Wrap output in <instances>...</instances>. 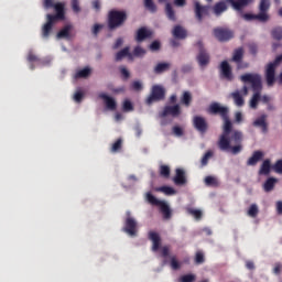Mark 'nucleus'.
<instances>
[{
	"label": "nucleus",
	"instance_id": "obj_62",
	"mask_svg": "<svg viewBox=\"0 0 282 282\" xmlns=\"http://www.w3.org/2000/svg\"><path fill=\"white\" fill-rule=\"evenodd\" d=\"M150 50L152 52H158V50H160V43L158 41L152 42L150 45Z\"/></svg>",
	"mask_w": 282,
	"mask_h": 282
},
{
	"label": "nucleus",
	"instance_id": "obj_1",
	"mask_svg": "<svg viewBox=\"0 0 282 282\" xmlns=\"http://www.w3.org/2000/svg\"><path fill=\"white\" fill-rule=\"evenodd\" d=\"M224 120L223 133L219 135L217 147L220 151L229 152L232 155H238L240 151H243V133L239 130L232 131V122L230 117L227 116Z\"/></svg>",
	"mask_w": 282,
	"mask_h": 282
},
{
	"label": "nucleus",
	"instance_id": "obj_41",
	"mask_svg": "<svg viewBox=\"0 0 282 282\" xmlns=\"http://www.w3.org/2000/svg\"><path fill=\"white\" fill-rule=\"evenodd\" d=\"M197 276L193 273L184 274L178 279V282H195Z\"/></svg>",
	"mask_w": 282,
	"mask_h": 282
},
{
	"label": "nucleus",
	"instance_id": "obj_22",
	"mask_svg": "<svg viewBox=\"0 0 282 282\" xmlns=\"http://www.w3.org/2000/svg\"><path fill=\"white\" fill-rule=\"evenodd\" d=\"M173 182L176 186H184L186 184V172L182 169L175 170V176L173 177Z\"/></svg>",
	"mask_w": 282,
	"mask_h": 282
},
{
	"label": "nucleus",
	"instance_id": "obj_47",
	"mask_svg": "<svg viewBox=\"0 0 282 282\" xmlns=\"http://www.w3.org/2000/svg\"><path fill=\"white\" fill-rule=\"evenodd\" d=\"M210 158H213V151L208 150L200 160L202 166H207Z\"/></svg>",
	"mask_w": 282,
	"mask_h": 282
},
{
	"label": "nucleus",
	"instance_id": "obj_56",
	"mask_svg": "<svg viewBox=\"0 0 282 282\" xmlns=\"http://www.w3.org/2000/svg\"><path fill=\"white\" fill-rule=\"evenodd\" d=\"M273 171L282 175V160H278L273 165Z\"/></svg>",
	"mask_w": 282,
	"mask_h": 282
},
{
	"label": "nucleus",
	"instance_id": "obj_52",
	"mask_svg": "<svg viewBox=\"0 0 282 282\" xmlns=\"http://www.w3.org/2000/svg\"><path fill=\"white\" fill-rule=\"evenodd\" d=\"M144 54H147V51L142 48V46L134 47L133 56L140 57V56H144Z\"/></svg>",
	"mask_w": 282,
	"mask_h": 282
},
{
	"label": "nucleus",
	"instance_id": "obj_27",
	"mask_svg": "<svg viewBox=\"0 0 282 282\" xmlns=\"http://www.w3.org/2000/svg\"><path fill=\"white\" fill-rule=\"evenodd\" d=\"M129 51H130L129 46H126L123 50L119 51L116 54L115 61L120 62V61H122V58H124L127 56H128V58H133V54H131V52H129Z\"/></svg>",
	"mask_w": 282,
	"mask_h": 282
},
{
	"label": "nucleus",
	"instance_id": "obj_32",
	"mask_svg": "<svg viewBox=\"0 0 282 282\" xmlns=\"http://www.w3.org/2000/svg\"><path fill=\"white\" fill-rule=\"evenodd\" d=\"M69 32H72V25L67 24L57 33V39L69 40L70 39Z\"/></svg>",
	"mask_w": 282,
	"mask_h": 282
},
{
	"label": "nucleus",
	"instance_id": "obj_30",
	"mask_svg": "<svg viewBox=\"0 0 282 282\" xmlns=\"http://www.w3.org/2000/svg\"><path fill=\"white\" fill-rule=\"evenodd\" d=\"M173 36H174L175 39H186L187 33H186V31L184 30V28H182L181 25H176V26H174V29H173Z\"/></svg>",
	"mask_w": 282,
	"mask_h": 282
},
{
	"label": "nucleus",
	"instance_id": "obj_17",
	"mask_svg": "<svg viewBox=\"0 0 282 282\" xmlns=\"http://www.w3.org/2000/svg\"><path fill=\"white\" fill-rule=\"evenodd\" d=\"M220 76L221 78H225V80H232V68L230 67V64L228 61H223L220 64Z\"/></svg>",
	"mask_w": 282,
	"mask_h": 282
},
{
	"label": "nucleus",
	"instance_id": "obj_38",
	"mask_svg": "<svg viewBox=\"0 0 282 282\" xmlns=\"http://www.w3.org/2000/svg\"><path fill=\"white\" fill-rule=\"evenodd\" d=\"M165 12H166V17H167V19H170V21H175V11L173 10V7L171 6V3H166Z\"/></svg>",
	"mask_w": 282,
	"mask_h": 282
},
{
	"label": "nucleus",
	"instance_id": "obj_12",
	"mask_svg": "<svg viewBox=\"0 0 282 282\" xmlns=\"http://www.w3.org/2000/svg\"><path fill=\"white\" fill-rule=\"evenodd\" d=\"M194 13L196 20L202 23L204 21V17H208L210 14V6H202L198 1L194 2Z\"/></svg>",
	"mask_w": 282,
	"mask_h": 282
},
{
	"label": "nucleus",
	"instance_id": "obj_37",
	"mask_svg": "<svg viewBox=\"0 0 282 282\" xmlns=\"http://www.w3.org/2000/svg\"><path fill=\"white\" fill-rule=\"evenodd\" d=\"M91 74V69L89 67L83 68L75 74V78H88Z\"/></svg>",
	"mask_w": 282,
	"mask_h": 282
},
{
	"label": "nucleus",
	"instance_id": "obj_64",
	"mask_svg": "<svg viewBox=\"0 0 282 282\" xmlns=\"http://www.w3.org/2000/svg\"><path fill=\"white\" fill-rule=\"evenodd\" d=\"M276 212H278V215H282V202L279 200L276 203Z\"/></svg>",
	"mask_w": 282,
	"mask_h": 282
},
{
	"label": "nucleus",
	"instance_id": "obj_16",
	"mask_svg": "<svg viewBox=\"0 0 282 282\" xmlns=\"http://www.w3.org/2000/svg\"><path fill=\"white\" fill-rule=\"evenodd\" d=\"M54 23H56L54 18L47 14L46 23L42 26V39H50V34H52V28H54Z\"/></svg>",
	"mask_w": 282,
	"mask_h": 282
},
{
	"label": "nucleus",
	"instance_id": "obj_24",
	"mask_svg": "<svg viewBox=\"0 0 282 282\" xmlns=\"http://www.w3.org/2000/svg\"><path fill=\"white\" fill-rule=\"evenodd\" d=\"M228 3L234 8V10H238V12H241L243 8H247V6H250L252 1L254 0H227Z\"/></svg>",
	"mask_w": 282,
	"mask_h": 282
},
{
	"label": "nucleus",
	"instance_id": "obj_57",
	"mask_svg": "<svg viewBox=\"0 0 282 282\" xmlns=\"http://www.w3.org/2000/svg\"><path fill=\"white\" fill-rule=\"evenodd\" d=\"M123 111H133V104L130 100L123 101Z\"/></svg>",
	"mask_w": 282,
	"mask_h": 282
},
{
	"label": "nucleus",
	"instance_id": "obj_14",
	"mask_svg": "<svg viewBox=\"0 0 282 282\" xmlns=\"http://www.w3.org/2000/svg\"><path fill=\"white\" fill-rule=\"evenodd\" d=\"M182 113L180 105L165 106L163 111L160 113L161 118H166V116H172V118H177Z\"/></svg>",
	"mask_w": 282,
	"mask_h": 282
},
{
	"label": "nucleus",
	"instance_id": "obj_7",
	"mask_svg": "<svg viewBox=\"0 0 282 282\" xmlns=\"http://www.w3.org/2000/svg\"><path fill=\"white\" fill-rule=\"evenodd\" d=\"M122 230L126 235H129V237H138V220L131 217V212H127Z\"/></svg>",
	"mask_w": 282,
	"mask_h": 282
},
{
	"label": "nucleus",
	"instance_id": "obj_20",
	"mask_svg": "<svg viewBox=\"0 0 282 282\" xmlns=\"http://www.w3.org/2000/svg\"><path fill=\"white\" fill-rule=\"evenodd\" d=\"M228 0H221L219 2H216L214 7L212 8L215 17H221L226 10H228Z\"/></svg>",
	"mask_w": 282,
	"mask_h": 282
},
{
	"label": "nucleus",
	"instance_id": "obj_10",
	"mask_svg": "<svg viewBox=\"0 0 282 282\" xmlns=\"http://www.w3.org/2000/svg\"><path fill=\"white\" fill-rule=\"evenodd\" d=\"M196 47L198 50L196 61H197L199 67H207V65L210 64V54H208L206 48H204V43H202V41H198L196 43Z\"/></svg>",
	"mask_w": 282,
	"mask_h": 282
},
{
	"label": "nucleus",
	"instance_id": "obj_6",
	"mask_svg": "<svg viewBox=\"0 0 282 282\" xmlns=\"http://www.w3.org/2000/svg\"><path fill=\"white\" fill-rule=\"evenodd\" d=\"M213 34L219 43H228V41L235 39V32L229 28L218 26L213 30Z\"/></svg>",
	"mask_w": 282,
	"mask_h": 282
},
{
	"label": "nucleus",
	"instance_id": "obj_45",
	"mask_svg": "<svg viewBox=\"0 0 282 282\" xmlns=\"http://www.w3.org/2000/svg\"><path fill=\"white\" fill-rule=\"evenodd\" d=\"M122 150V139H118L111 147V153H118Z\"/></svg>",
	"mask_w": 282,
	"mask_h": 282
},
{
	"label": "nucleus",
	"instance_id": "obj_19",
	"mask_svg": "<svg viewBox=\"0 0 282 282\" xmlns=\"http://www.w3.org/2000/svg\"><path fill=\"white\" fill-rule=\"evenodd\" d=\"M53 8L56 14H50V17L53 18V21H63V19H65V4L62 2H57Z\"/></svg>",
	"mask_w": 282,
	"mask_h": 282
},
{
	"label": "nucleus",
	"instance_id": "obj_42",
	"mask_svg": "<svg viewBox=\"0 0 282 282\" xmlns=\"http://www.w3.org/2000/svg\"><path fill=\"white\" fill-rule=\"evenodd\" d=\"M144 7L147 8V10H149V12H158V7L153 2V0H144Z\"/></svg>",
	"mask_w": 282,
	"mask_h": 282
},
{
	"label": "nucleus",
	"instance_id": "obj_54",
	"mask_svg": "<svg viewBox=\"0 0 282 282\" xmlns=\"http://www.w3.org/2000/svg\"><path fill=\"white\" fill-rule=\"evenodd\" d=\"M131 89H133V91H142V83L140 80L132 82Z\"/></svg>",
	"mask_w": 282,
	"mask_h": 282
},
{
	"label": "nucleus",
	"instance_id": "obj_55",
	"mask_svg": "<svg viewBox=\"0 0 282 282\" xmlns=\"http://www.w3.org/2000/svg\"><path fill=\"white\" fill-rule=\"evenodd\" d=\"M26 59L29 63H39V56H36L32 51L29 52Z\"/></svg>",
	"mask_w": 282,
	"mask_h": 282
},
{
	"label": "nucleus",
	"instance_id": "obj_26",
	"mask_svg": "<svg viewBox=\"0 0 282 282\" xmlns=\"http://www.w3.org/2000/svg\"><path fill=\"white\" fill-rule=\"evenodd\" d=\"M265 115H262L253 121V127H260L262 129V133H268V123L265 122Z\"/></svg>",
	"mask_w": 282,
	"mask_h": 282
},
{
	"label": "nucleus",
	"instance_id": "obj_8",
	"mask_svg": "<svg viewBox=\"0 0 282 282\" xmlns=\"http://www.w3.org/2000/svg\"><path fill=\"white\" fill-rule=\"evenodd\" d=\"M166 96V90L162 88V86L154 85L151 89V94L145 99V104L151 106L153 102H160V100H164Z\"/></svg>",
	"mask_w": 282,
	"mask_h": 282
},
{
	"label": "nucleus",
	"instance_id": "obj_15",
	"mask_svg": "<svg viewBox=\"0 0 282 282\" xmlns=\"http://www.w3.org/2000/svg\"><path fill=\"white\" fill-rule=\"evenodd\" d=\"M193 124L194 128L199 131V133H206L208 131V122L204 117L195 116L193 118Z\"/></svg>",
	"mask_w": 282,
	"mask_h": 282
},
{
	"label": "nucleus",
	"instance_id": "obj_48",
	"mask_svg": "<svg viewBox=\"0 0 282 282\" xmlns=\"http://www.w3.org/2000/svg\"><path fill=\"white\" fill-rule=\"evenodd\" d=\"M172 133L176 135V138H182V135H184V129L180 126H174L172 128Z\"/></svg>",
	"mask_w": 282,
	"mask_h": 282
},
{
	"label": "nucleus",
	"instance_id": "obj_5",
	"mask_svg": "<svg viewBox=\"0 0 282 282\" xmlns=\"http://www.w3.org/2000/svg\"><path fill=\"white\" fill-rule=\"evenodd\" d=\"M147 202L152 206H159L160 210L163 215V219H171L173 217V213L171 212V207L164 200L158 199L151 192L147 193Z\"/></svg>",
	"mask_w": 282,
	"mask_h": 282
},
{
	"label": "nucleus",
	"instance_id": "obj_25",
	"mask_svg": "<svg viewBox=\"0 0 282 282\" xmlns=\"http://www.w3.org/2000/svg\"><path fill=\"white\" fill-rule=\"evenodd\" d=\"M263 160V152L261 151H254L251 158L247 161V166H257V163L261 162Z\"/></svg>",
	"mask_w": 282,
	"mask_h": 282
},
{
	"label": "nucleus",
	"instance_id": "obj_35",
	"mask_svg": "<svg viewBox=\"0 0 282 282\" xmlns=\"http://www.w3.org/2000/svg\"><path fill=\"white\" fill-rule=\"evenodd\" d=\"M239 14L243 21H259V14L243 13V10L239 11Z\"/></svg>",
	"mask_w": 282,
	"mask_h": 282
},
{
	"label": "nucleus",
	"instance_id": "obj_50",
	"mask_svg": "<svg viewBox=\"0 0 282 282\" xmlns=\"http://www.w3.org/2000/svg\"><path fill=\"white\" fill-rule=\"evenodd\" d=\"M70 6H72L73 12H75L76 14H78V12H80V1L79 0H72Z\"/></svg>",
	"mask_w": 282,
	"mask_h": 282
},
{
	"label": "nucleus",
	"instance_id": "obj_36",
	"mask_svg": "<svg viewBox=\"0 0 282 282\" xmlns=\"http://www.w3.org/2000/svg\"><path fill=\"white\" fill-rule=\"evenodd\" d=\"M271 36L274 41H282V28L275 26L271 30Z\"/></svg>",
	"mask_w": 282,
	"mask_h": 282
},
{
	"label": "nucleus",
	"instance_id": "obj_49",
	"mask_svg": "<svg viewBox=\"0 0 282 282\" xmlns=\"http://www.w3.org/2000/svg\"><path fill=\"white\" fill-rule=\"evenodd\" d=\"M248 47L250 54H252V56H257V54L259 53V45H257V43H249Z\"/></svg>",
	"mask_w": 282,
	"mask_h": 282
},
{
	"label": "nucleus",
	"instance_id": "obj_34",
	"mask_svg": "<svg viewBox=\"0 0 282 282\" xmlns=\"http://www.w3.org/2000/svg\"><path fill=\"white\" fill-rule=\"evenodd\" d=\"M231 97L234 98V102L235 105H237V107H243V105L246 104V101L243 100V97L239 91L232 93Z\"/></svg>",
	"mask_w": 282,
	"mask_h": 282
},
{
	"label": "nucleus",
	"instance_id": "obj_9",
	"mask_svg": "<svg viewBox=\"0 0 282 282\" xmlns=\"http://www.w3.org/2000/svg\"><path fill=\"white\" fill-rule=\"evenodd\" d=\"M207 113H209L210 116H219L221 118V120H224L229 116L230 109H228V107L223 106L221 104L215 101L209 105V107L207 109Z\"/></svg>",
	"mask_w": 282,
	"mask_h": 282
},
{
	"label": "nucleus",
	"instance_id": "obj_11",
	"mask_svg": "<svg viewBox=\"0 0 282 282\" xmlns=\"http://www.w3.org/2000/svg\"><path fill=\"white\" fill-rule=\"evenodd\" d=\"M270 0H260L258 10V21H260V23H265L268 21H270V14H268V12L270 11Z\"/></svg>",
	"mask_w": 282,
	"mask_h": 282
},
{
	"label": "nucleus",
	"instance_id": "obj_39",
	"mask_svg": "<svg viewBox=\"0 0 282 282\" xmlns=\"http://www.w3.org/2000/svg\"><path fill=\"white\" fill-rule=\"evenodd\" d=\"M158 191H160V193H164V195H175L177 193L175 188L171 186H161Z\"/></svg>",
	"mask_w": 282,
	"mask_h": 282
},
{
	"label": "nucleus",
	"instance_id": "obj_46",
	"mask_svg": "<svg viewBox=\"0 0 282 282\" xmlns=\"http://www.w3.org/2000/svg\"><path fill=\"white\" fill-rule=\"evenodd\" d=\"M194 261H195L196 265H202V263H204V261H206V258L204 257V252L197 251L195 254Z\"/></svg>",
	"mask_w": 282,
	"mask_h": 282
},
{
	"label": "nucleus",
	"instance_id": "obj_3",
	"mask_svg": "<svg viewBox=\"0 0 282 282\" xmlns=\"http://www.w3.org/2000/svg\"><path fill=\"white\" fill-rule=\"evenodd\" d=\"M127 12L126 11H118V10H111L108 13V29L110 31L118 30V28H122L124 23H127Z\"/></svg>",
	"mask_w": 282,
	"mask_h": 282
},
{
	"label": "nucleus",
	"instance_id": "obj_29",
	"mask_svg": "<svg viewBox=\"0 0 282 282\" xmlns=\"http://www.w3.org/2000/svg\"><path fill=\"white\" fill-rule=\"evenodd\" d=\"M171 69V63H159L154 67V74H164V72H169Z\"/></svg>",
	"mask_w": 282,
	"mask_h": 282
},
{
	"label": "nucleus",
	"instance_id": "obj_58",
	"mask_svg": "<svg viewBox=\"0 0 282 282\" xmlns=\"http://www.w3.org/2000/svg\"><path fill=\"white\" fill-rule=\"evenodd\" d=\"M171 252V249H169V246H164L161 248V254L163 257V259H166V257H169Z\"/></svg>",
	"mask_w": 282,
	"mask_h": 282
},
{
	"label": "nucleus",
	"instance_id": "obj_31",
	"mask_svg": "<svg viewBox=\"0 0 282 282\" xmlns=\"http://www.w3.org/2000/svg\"><path fill=\"white\" fill-rule=\"evenodd\" d=\"M276 184V178L274 177H269L264 184L263 188L265 193H270L271 191H274V185Z\"/></svg>",
	"mask_w": 282,
	"mask_h": 282
},
{
	"label": "nucleus",
	"instance_id": "obj_28",
	"mask_svg": "<svg viewBox=\"0 0 282 282\" xmlns=\"http://www.w3.org/2000/svg\"><path fill=\"white\" fill-rule=\"evenodd\" d=\"M270 169H272V165L270 163V160L267 159L262 162L260 166L259 175H270Z\"/></svg>",
	"mask_w": 282,
	"mask_h": 282
},
{
	"label": "nucleus",
	"instance_id": "obj_21",
	"mask_svg": "<svg viewBox=\"0 0 282 282\" xmlns=\"http://www.w3.org/2000/svg\"><path fill=\"white\" fill-rule=\"evenodd\" d=\"M99 98L104 100L109 111H116V109L118 108V104L116 102V99H113V97H109L107 94L101 93L99 94Z\"/></svg>",
	"mask_w": 282,
	"mask_h": 282
},
{
	"label": "nucleus",
	"instance_id": "obj_44",
	"mask_svg": "<svg viewBox=\"0 0 282 282\" xmlns=\"http://www.w3.org/2000/svg\"><path fill=\"white\" fill-rule=\"evenodd\" d=\"M247 215L249 217H257L259 215V207L257 206V204H252L249 209H248V213Z\"/></svg>",
	"mask_w": 282,
	"mask_h": 282
},
{
	"label": "nucleus",
	"instance_id": "obj_60",
	"mask_svg": "<svg viewBox=\"0 0 282 282\" xmlns=\"http://www.w3.org/2000/svg\"><path fill=\"white\" fill-rule=\"evenodd\" d=\"M120 72L124 80L129 79V77L131 76V73H129V70L126 67H121Z\"/></svg>",
	"mask_w": 282,
	"mask_h": 282
},
{
	"label": "nucleus",
	"instance_id": "obj_4",
	"mask_svg": "<svg viewBox=\"0 0 282 282\" xmlns=\"http://www.w3.org/2000/svg\"><path fill=\"white\" fill-rule=\"evenodd\" d=\"M282 63V54L278 55L273 62H270L265 65L264 76L268 87H274L276 83V67Z\"/></svg>",
	"mask_w": 282,
	"mask_h": 282
},
{
	"label": "nucleus",
	"instance_id": "obj_18",
	"mask_svg": "<svg viewBox=\"0 0 282 282\" xmlns=\"http://www.w3.org/2000/svg\"><path fill=\"white\" fill-rule=\"evenodd\" d=\"M148 239L152 241V251L158 252V250H160V246L162 245V238L160 237V234L155 231H149Z\"/></svg>",
	"mask_w": 282,
	"mask_h": 282
},
{
	"label": "nucleus",
	"instance_id": "obj_61",
	"mask_svg": "<svg viewBox=\"0 0 282 282\" xmlns=\"http://www.w3.org/2000/svg\"><path fill=\"white\" fill-rule=\"evenodd\" d=\"M44 8L46 10H50V8H54L56 4H54V0H43Z\"/></svg>",
	"mask_w": 282,
	"mask_h": 282
},
{
	"label": "nucleus",
	"instance_id": "obj_40",
	"mask_svg": "<svg viewBox=\"0 0 282 282\" xmlns=\"http://www.w3.org/2000/svg\"><path fill=\"white\" fill-rule=\"evenodd\" d=\"M187 213L188 215H192V217L196 218L197 221H199V219L203 217V213L199 209L188 208Z\"/></svg>",
	"mask_w": 282,
	"mask_h": 282
},
{
	"label": "nucleus",
	"instance_id": "obj_59",
	"mask_svg": "<svg viewBox=\"0 0 282 282\" xmlns=\"http://www.w3.org/2000/svg\"><path fill=\"white\" fill-rule=\"evenodd\" d=\"M84 96H85V95L83 94V91H77V93H75V95H74V100H75V102H82Z\"/></svg>",
	"mask_w": 282,
	"mask_h": 282
},
{
	"label": "nucleus",
	"instance_id": "obj_43",
	"mask_svg": "<svg viewBox=\"0 0 282 282\" xmlns=\"http://www.w3.org/2000/svg\"><path fill=\"white\" fill-rule=\"evenodd\" d=\"M160 175L165 178L171 177V167H169V165H161Z\"/></svg>",
	"mask_w": 282,
	"mask_h": 282
},
{
	"label": "nucleus",
	"instance_id": "obj_51",
	"mask_svg": "<svg viewBox=\"0 0 282 282\" xmlns=\"http://www.w3.org/2000/svg\"><path fill=\"white\" fill-rule=\"evenodd\" d=\"M172 270H180V268H182V264L180 263V261H177V258L172 257L171 258V263H170Z\"/></svg>",
	"mask_w": 282,
	"mask_h": 282
},
{
	"label": "nucleus",
	"instance_id": "obj_33",
	"mask_svg": "<svg viewBox=\"0 0 282 282\" xmlns=\"http://www.w3.org/2000/svg\"><path fill=\"white\" fill-rule=\"evenodd\" d=\"M181 102L186 107H191V102H193V95H191L189 91H184L181 97Z\"/></svg>",
	"mask_w": 282,
	"mask_h": 282
},
{
	"label": "nucleus",
	"instance_id": "obj_2",
	"mask_svg": "<svg viewBox=\"0 0 282 282\" xmlns=\"http://www.w3.org/2000/svg\"><path fill=\"white\" fill-rule=\"evenodd\" d=\"M240 80L251 85V89L254 94L250 99V107L251 109H257L259 101L261 100V90L263 89L261 75L247 73L240 76Z\"/></svg>",
	"mask_w": 282,
	"mask_h": 282
},
{
	"label": "nucleus",
	"instance_id": "obj_63",
	"mask_svg": "<svg viewBox=\"0 0 282 282\" xmlns=\"http://www.w3.org/2000/svg\"><path fill=\"white\" fill-rule=\"evenodd\" d=\"M281 269H282V264L280 262L275 263V265L273 268V273L281 274Z\"/></svg>",
	"mask_w": 282,
	"mask_h": 282
},
{
	"label": "nucleus",
	"instance_id": "obj_53",
	"mask_svg": "<svg viewBox=\"0 0 282 282\" xmlns=\"http://www.w3.org/2000/svg\"><path fill=\"white\" fill-rule=\"evenodd\" d=\"M205 184H206V186H217V178H215L213 176H206Z\"/></svg>",
	"mask_w": 282,
	"mask_h": 282
},
{
	"label": "nucleus",
	"instance_id": "obj_23",
	"mask_svg": "<svg viewBox=\"0 0 282 282\" xmlns=\"http://www.w3.org/2000/svg\"><path fill=\"white\" fill-rule=\"evenodd\" d=\"M151 36H153V32L142 26L137 31L135 41L137 43H142V41H145V39H151Z\"/></svg>",
	"mask_w": 282,
	"mask_h": 282
},
{
	"label": "nucleus",
	"instance_id": "obj_13",
	"mask_svg": "<svg viewBox=\"0 0 282 282\" xmlns=\"http://www.w3.org/2000/svg\"><path fill=\"white\" fill-rule=\"evenodd\" d=\"M231 61L232 63H236L237 69L248 68V63L243 62V47H238L234 51Z\"/></svg>",
	"mask_w": 282,
	"mask_h": 282
}]
</instances>
